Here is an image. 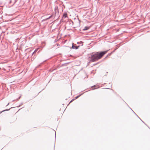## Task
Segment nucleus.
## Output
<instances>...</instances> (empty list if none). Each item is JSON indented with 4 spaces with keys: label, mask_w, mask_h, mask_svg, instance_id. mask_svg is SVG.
<instances>
[{
    "label": "nucleus",
    "mask_w": 150,
    "mask_h": 150,
    "mask_svg": "<svg viewBox=\"0 0 150 150\" xmlns=\"http://www.w3.org/2000/svg\"><path fill=\"white\" fill-rule=\"evenodd\" d=\"M51 17H52V16H50V17L49 18H51Z\"/></svg>",
    "instance_id": "39448f33"
},
{
    "label": "nucleus",
    "mask_w": 150,
    "mask_h": 150,
    "mask_svg": "<svg viewBox=\"0 0 150 150\" xmlns=\"http://www.w3.org/2000/svg\"><path fill=\"white\" fill-rule=\"evenodd\" d=\"M2 112H1L0 113H1Z\"/></svg>",
    "instance_id": "0eeeda50"
},
{
    "label": "nucleus",
    "mask_w": 150,
    "mask_h": 150,
    "mask_svg": "<svg viewBox=\"0 0 150 150\" xmlns=\"http://www.w3.org/2000/svg\"><path fill=\"white\" fill-rule=\"evenodd\" d=\"M67 14L66 13H64V14L63 15V17H64V18H66L67 17Z\"/></svg>",
    "instance_id": "f03ea898"
},
{
    "label": "nucleus",
    "mask_w": 150,
    "mask_h": 150,
    "mask_svg": "<svg viewBox=\"0 0 150 150\" xmlns=\"http://www.w3.org/2000/svg\"><path fill=\"white\" fill-rule=\"evenodd\" d=\"M90 28V27H85L84 29H83V30H87L88 29Z\"/></svg>",
    "instance_id": "7ed1b4c3"
},
{
    "label": "nucleus",
    "mask_w": 150,
    "mask_h": 150,
    "mask_svg": "<svg viewBox=\"0 0 150 150\" xmlns=\"http://www.w3.org/2000/svg\"><path fill=\"white\" fill-rule=\"evenodd\" d=\"M107 51H103L101 52H97L92 54L88 58L90 62L96 61L101 59L103 56L107 53Z\"/></svg>",
    "instance_id": "f257e3e1"
},
{
    "label": "nucleus",
    "mask_w": 150,
    "mask_h": 150,
    "mask_svg": "<svg viewBox=\"0 0 150 150\" xmlns=\"http://www.w3.org/2000/svg\"><path fill=\"white\" fill-rule=\"evenodd\" d=\"M5 111V110H3L2 112H3V111Z\"/></svg>",
    "instance_id": "423d86ee"
},
{
    "label": "nucleus",
    "mask_w": 150,
    "mask_h": 150,
    "mask_svg": "<svg viewBox=\"0 0 150 150\" xmlns=\"http://www.w3.org/2000/svg\"><path fill=\"white\" fill-rule=\"evenodd\" d=\"M78 47H79V46L77 47V46H74V45H73L72 46V48L74 49H78Z\"/></svg>",
    "instance_id": "20e7f679"
}]
</instances>
